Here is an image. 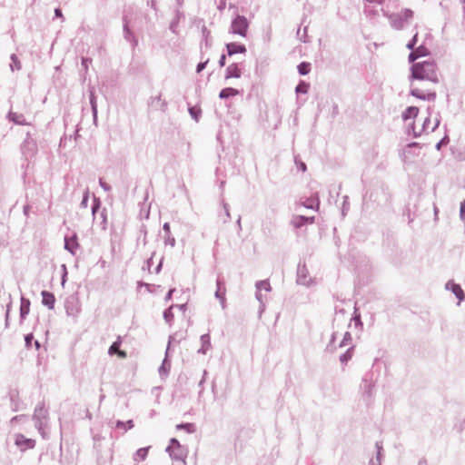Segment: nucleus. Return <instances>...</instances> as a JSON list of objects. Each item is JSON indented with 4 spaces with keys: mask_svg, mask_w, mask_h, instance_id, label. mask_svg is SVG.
Segmentation results:
<instances>
[{
    "mask_svg": "<svg viewBox=\"0 0 465 465\" xmlns=\"http://www.w3.org/2000/svg\"><path fill=\"white\" fill-rule=\"evenodd\" d=\"M308 90V84L305 83H302L297 85L296 92L297 93H307Z\"/></svg>",
    "mask_w": 465,
    "mask_h": 465,
    "instance_id": "19",
    "label": "nucleus"
},
{
    "mask_svg": "<svg viewBox=\"0 0 465 465\" xmlns=\"http://www.w3.org/2000/svg\"><path fill=\"white\" fill-rule=\"evenodd\" d=\"M305 206H306V207H309V208H312V207H313V204H312V203H311V204H309V205H305Z\"/></svg>",
    "mask_w": 465,
    "mask_h": 465,
    "instance_id": "31",
    "label": "nucleus"
},
{
    "mask_svg": "<svg viewBox=\"0 0 465 465\" xmlns=\"http://www.w3.org/2000/svg\"><path fill=\"white\" fill-rule=\"evenodd\" d=\"M172 292H173V291H172V290L168 292V298H170V297H171Z\"/></svg>",
    "mask_w": 465,
    "mask_h": 465,
    "instance_id": "32",
    "label": "nucleus"
},
{
    "mask_svg": "<svg viewBox=\"0 0 465 465\" xmlns=\"http://www.w3.org/2000/svg\"><path fill=\"white\" fill-rule=\"evenodd\" d=\"M122 341L121 337H118L117 341H115L109 348L108 353L110 355L117 354L119 358L124 359L126 358L127 354L124 351L120 350Z\"/></svg>",
    "mask_w": 465,
    "mask_h": 465,
    "instance_id": "6",
    "label": "nucleus"
},
{
    "mask_svg": "<svg viewBox=\"0 0 465 465\" xmlns=\"http://www.w3.org/2000/svg\"><path fill=\"white\" fill-rule=\"evenodd\" d=\"M352 357V351L351 350H348L344 354H342L340 358L341 361L343 363H346L348 361H350Z\"/></svg>",
    "mask_w": 465,
    "mask_h": 465,
    "instance_id": "17",
    "label": "nucleus"
},
{
    "mask_svg": "<svg viewBox=\"0 0 465 465\" xmlns=\"http://www.w3.org/2000/svg\"><path fill=\"white\" fill-rule=\"evenodd\" d=\"M47 411L44 407H39L35 410V416H43L45 417Z\"/></svg>",
    "mask_w": 465,
    "mask_h": 465,
    "instance_id": "20",
    "label": "nucleus"
},
{
    "mask_svg": "<svg viewBox=\"0 0 465 465\" xmlns=\"http://www.w3.org/2000/svg\"><path fill=\"white\" fill-rule=\"evenodd\" d=\"M460 217L462 220H465V201H463L461 203H460Z\"/></svg>",
    "mask_w": 465,
    "mask_h": 465,
    "instance_id": "22",
    "label": "nucleus"
},
{
    "mask_svg": "<svg viewBox=\"0 0 465 465\" xmlns=\"http://www.w3.org/2000/svg\"><path fill=\"white\" fill-rule=\"evenodd\" d=\"M425 56H428V50L425 47L420 46L410 54L409 61L414 63L417 59Z\"/></svg>",
    "mask_w": 465,
    "mask_h": 465,
    "instance_id": "9",
    "label": "nucleus"
},
{
    "mask_svg": "<svg viewBox=\"0 0 465 465\" xmlns=\"http://www.w3.org/2000/svg\"><path fill=\"white\" fill-rule=\"evenodd\" d=\"M369 2H373L374 0H368Z\"/></svg>",
    "mask_w": 465,
    "mask_h": 465,
    "instance_id": "34",
    "label": "nucleus"
},
{
    "mask_svg": "<svg viewBox=\"0 0 465 465\" xmlns=\"http://www.w3.org/2000/svg\"><path fill=\"white\" fill-rule=\"evenodd\" d=\"M248 28V22L244 16H237L232 23L231 30L233 34H238L242 36L246 35Z\"/></svg>",
    "mask_w": 465,
    "mask_h": 465,
    "instance_id": "3",
    "label": "nucleus"
},
{
    "mask_svg": "<svg viewBox=\"0 0 465 465\" xmlns=\"http://www.w3.org/2000/svg\"><path fill=\"white\" fill-rule=\"evenodd\" d=\"M226 48H227V52H228L229 55H232V54H238V53H245L246 52V48L243 45H239L236 43L227 44Z\"/></svg>",
    "mask_w": 465,
    "mask_h": 465,
    "instance_id": "11",
    "label": "nucleus"
},
{
    "mask_svg": "<svg viewBox=\"0 0 465 465\" xmlns=\"http://www.w3.org/2000/svg\"><path fill=\"white\" fill-rule=\"evenodd\" d=\"M15 444L21 448L22 450L33 449L35 445V441L32 439H27L24 435L19 434L15 438Z\"/></svg>",
    "mask_w": 465,
    "mask_h": 465,
    "instance_id": "5",
    "label": "nucleus"
},
{
    "mask_svg": "<svg viewBox=\"0 0 465 465\" xmlns=\"http://www.w3.org/2000/svg\"><path fill=\"white\" fill-rule=\"evenodd\" d=\"M32 339H33V335L32 334H29V335L25 336L26 346L29 347L31 345Z\"/></svg>",
    "mask_w": 465,
    "mask_h": 465,
    "instance_id": "23",
    "label": "nucleus"
},
{
    "mask_svg": "<svg viewBox=\"0 0 465 465\" xmlns=\"http://www.w3.org/2000/svg\"><path fill=\"white\" fill-rule=\"evenodd\" d=\"M191 425L190 424H186V425H177V428L180 429V428H187V427H190Z\"/></svg>",
    "mask_w": 465,
    "mask_h": 465,
    "instance_id": "29",
    "label": "nucleus"
},
{
    "mask_svg": "<svg viewBox=\"0 0 465 465\" xmlns=\"http://www.w3.org/2000/svg\"><path fill=\"white\" fill-rule=\"evenodd\" d=\"M128 427H129L130 429L134 427L133 420H129V421H128Z\"/></svg>",
    "mask_w": 465,
    "mask_h": 465,
    "instance_id": "30",
    "label": "nucleus"
},
{
    "mask_svg": "<svg viewBox=\"0 0 465 465\" xmlns=\"http://www.w3.org/2000/svg\"><path fill=\"white\" fill-rule=\"evenodd\" d=\"M219 64L221 66H224V64H225V55L224 54L222 55L221 59L219 61Z\"/></svg>",
    "mask_w": 465,
    "mask_h": 465,
    "instance_id": "26",
    "label": "nucleus"
},
{
    "mask_svg": "<svg viewBox=\"0 0 465 465\" xmlns=\"http://www.w3.org/2000/svg\"><path fill=\"white\" fill-rule=\"evenodd\" d=\"M461 3H462L463 5H465V0H461Z\"/></svg>",
    "mask_w": 465,
    "mask_h": 465,
    "instance_id": "33",
    "label": "nucleus"
},
{
    "mask_svg": "<svg viewBox=\"0 0 465 465\" xmlns=\"http://www.w3.org/2000/svg\"><path fill=\"white\" fill-rule=\"evenodd\" d=\"M147 453H148V449L146 448H142V449H139L136 452V456L140 459V460H144L147 456Z\"/></svg>",
    "mask_w": 465,
    "mask_h": 465,
    "instance_id": "18",
    "label": "nucleus"
},
{
    "mask_svg": "<svg viewBox=\"0 0 465 465\" xmlns=\"http://www.w3.org/2000/svg\"><path fill=\"white\" fill-rule=\"evenodd\" d=\"M241 74H242V71L239 68V66L236 64H232L227 67L225 78L226 79L240 78Z\"/></svg>",
    "mask_w": 465,
    "mask_h": 465,
    "instance_id": "8",
    "label": "nucleus"
},
{
    "mask_svg": "<svg viewBox=\"0 0 465 465\" xmlns=\"http://www.w3.org/2000/svg\"><path fill=\"white\" fill-rule=\"evenodd\" d=\"M451 292L455 294V296L459 299V301H462L464 299V292L461 287L459 284L452 283L451 284Z\"/></svg>",
    "mask_w": 465,
    "mask_h": 465,
    "instance_id": "15",
    "label": "nucleus"
},
{
    "mask_svg": "<svg viewBox=\"0 0 465 465\" xmlns=\"http://www.w3.org/2000/svg\"><path fill=\"white\" fill-rule=\"evenodd\" d=\"M42 302L49 309H54L55 303V297L52 292L47 291L42 292Z\"/></svg>",
    "mask_w": 465,
    "mask_h": 465,
    "instance_id": "7",
    "label": "nucleus"
},
{
    "mask_svg": "<svg viewBox=\"0 0 465 465\" xmlns=\"http://www.w3.org/2000/svg\"><path fill=\"white\" fill-rule=\"evenodd\" d=\"M314 217H305L302 215H297L293 217L292 223L294 227L299 228L304 223H313Z\"/></svg>",
    "mask_w": 465,
    "mask_h": 465,
    "instance_id": "10",
    "label": "nucleus"
},
{
    "mask_svg": "<svg viewBox=\"0 0 465 465\" xmlns=\"http://www.w3.org/2000/svg\"><path fill=\"white\" fill-rule=\"evenodd\" d=\"M439 124L438 120H435L433 123L428 118L424 121L423 124V131L424 132H431L437 127Z\"/></svg>",
    "mask_w": 465,
    "mask_h": 465,
    "instance_id": "14",
    "label": "nucleus"
},
{
    "mask_svg": "<svg viewBox=\"0 0 465 465\" xmlns=\"http://www.w3.org/2000/svg\"><path fill=\"white\" fill-rule=\"evenodd\" d=\"M54 13H55V15H56L57 17H62V16H63V15H62V11H61L59 8H56V9L54 10Z\"/></svg>",
    "mask_w": 465,
    "mask_h": 465,
    "instance_id": "27",
    "label": "nucleus"
},
{
    "mask_svg": "<svg viewBox=\"0 0 465 465\" xmlns=\"http://www.w3.org/2000/svg\"><path fill=\"white\" fill-rule=\"evenodd\" d=\"M419 114V108L416 106L408 107L402 114V119L408 121L414 119Z\"/></svg>",
    "mask_w": 465,
    "mask_h": 465,
    "instance_id": "12",
    "label": "nucleus"
},
{
    "mask_svg": "<svg viewBox=\"0 0 465 465\" xmlns=\"http://www.w3.org/2000/svg\"><path fill=\"white\" fill-rule=\"evenodd\" d=\"M163 229H164L166 232H168V231L170 230V225H169V223H164V225H163Z\"/></svg>",
    "mask_w": 465,
    "mask_h": 465,
    "instance_id": "28",
    "label": "nucleus"
},
{
    "mask_svg": "<svg viewBox=\"0 0 465 465\" xmlns=\"http://www.w3.org/2000/svg\"><path fill=\"white\" fill-rule=\"evenodd\" d=\"M239 94V91L237 89H234V88H232V87H227V88H223L220 94H219V97L221 99H226V98H229V97H232V96H236Z\"/></svg>",
    "mask_w": 465,
    "mask_h": 465,
    "instance_id": "13",
    "label": "nucleus"
},
{
    "mask_svg": "<svg viewBox=\"0 0 465 465\" xmlns=\"http://www.w3.org/2000/svg\"><path fill=\"white\" fill-rule=\"evenodd\" d=\"M310 70H311V64L309 63L302 62V64H300L298 65V71L302 75L309 74Z\"/></svg>",
    "mask_w": 465,
    "mask_h": 465,
    "instance_id": "16",
    "label": "nucleus"
},
{
    "mask_svg": "<svg viewBox=\"0 0 465 465\" xmlns=\"http://www.w3.org/2000/svg\"><path fill=\"white\" fill-rule=\"evenodd\" d=\"M415 43H416V35L414 36L413 40L407 45V47L409 49H412L415 45Z\"/></svg>",
    "mask_w": 465,
    "mask_h": 465,
    "instance_id": "25",
    "label": "nucleus"
},
{
    "mask_svg": "<svg viewBox=\"0 0 465 465\" xmlns=\"http://www.w3.org/2000/svg\"><path fill=\"white\" fill-rule=\"evenodd\" d=\"M205 64H206V63H200L196 68L197 73H200L202 70H203V68L205 67Z\"/></svg>",
    "mask_w": 465,
    "mask_h": 465,
    "instance_id": "24",
    "label": "nucleus"
},
{
    "mask_svg": "<svg viewBox=\"0 0 465 465\" xmlns=\"http://www.w3.org/2000/svg\"><path fill=\"white\" fill-rule=\"evenodd\" d=\"M440 72L434 58L429 56L416 62L411 66V77L415 80L428 81L433 84L440 82Z\"/></svg>",
    "mask_w": 465,
    "mask_h": 465,
    "instance_id": "1",
    "label": "nucleus"
},
{
    "mask_svg": "<svg viewBox=\"0 0 465 465\" xmlns=\"http://www.w3.org/2000/svg\"><path fill=\"white\" fill-rule=\"evenodd\" d=\"M280 314L276 312H270L262 311L260 314L261 322L267 326L268 329L270 327L274 328L279 320Z\"/></svg>",
    "mask_w": 465,
    "mask_h": 465,
    "instance_id": "4",
    "label": "nucleus"
},
{
    "mask_svg": "<svg viewBox=\"0 0 465 465\" xmlns=\"http://www.w3.org/2000/svg\"><path fill=\"white\" fill-rule=\"evenodd\" d=\"M92 62L91 59H88V58H83L82 59V65L83 67L84 68L85 71L88 70V67H89V64Z\"/></svg>",
    "mask_w": 465,
    "mask_h": 465,
    "instance_id": "21",
    "label": "nucleus"
},
{
    "mask_svg": "<svg viewBox=\"0 0 465 465\" xmlns=\"http://www.w3.org/2000/svg\"><path fill=\"white\" fill-rule=\"evenodd\" d=\"M411 95L421 99L433 101L436 98V92L432 88L425 87L421 83H411Z\"/></svg>",
    "mask_w": 465,
    "mask_h": 465,
    "instance_id": "2",
    "label": "nucleus"
}]
</instances>
